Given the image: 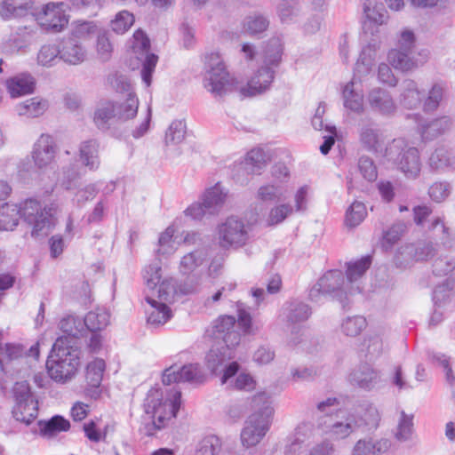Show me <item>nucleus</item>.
I'll use <instances>...</instances> for the list:
<instances>
[{"label": "nucleus", "mask_w": 455, "mask_h": 455, "mask_svg": "<svg viewBox=\"0 0 455 455\" xmlns=\"http://www.w3.org/2000/svg\"><path fill=\"white\" fill-rule=\"evenodd\" d=\"M413 433L412 416L401 411L397 419L395 436L399 441L409 440Z\"/></svg>", "instance_id": "obj_50"}, {"label": "nucleus", "mask_w": 455, "mask_h": 455, "mask_svg": "<svg viewBox=\"0 0 455 455\" xmlns=\"http://www.w3.org/2000/svg\"><path fill=\"white\" fill-rule=\"evenodd\" d=\"M363 12L367 21L375 25H382L387 18L385 6L376 0H365Z\"/></svg>", "instance_id": "obj_43"}, {"label": "nucleus", "mask_w": 455, "mask_h": 455, "mask_svg": "<svg viewBox=\"0 0 455 455\" xmlns=\"http://www.w3.org/2000/svg\"><path fill=\"white\" fill-rule=\"evenodd\" d=\"M142 277L147 287L148 293L154 291H169L177 290L175 282L172 277H162V267L160 260L145 266L142 271Z\"/></svg>", "instance_id": "obj_19"}, {"label": "nucleus", "mask_w": 455, "mask_h": 455, "mask_svg": "<svg viewBox=\"0 0 455 455\" xmlns=\"http://www.w3.org/2000/svg\"><path fill=\"white\" fill-rule=\"evenodd\" d=\"M411 52L393 49L387 54L389 63L395 69L409 71L417 67L416 62L411 57Z\"/></svg>", "instance_id": "obj_41"}, {"label": "nucleus", "mask_w": 455, "mask_h": 455, "mask_svg": "<svg viewBox=\"0 0 455 455\" xmlns=\"http://www.w3.org/2000/svg\"><path fill=\"white\" fill-rule=\"evenodd\" d=\"M36 30L32 27H19L0 44V51L5 56H13L25 52L31 44Z\"/></svg>", "instance_id": "obj_18"}, {"label": "nucleus", "mask_w": 455, "mask_h": 455, "mask_svg": "<svg viewBox=\"0 0 455 455\" xmlns=\"http://www.w3.org/2000/svg\"><path fill=\"white\" fill-rule=\"evenodd\" d=\"M371 266L369 257H363L356 261L349 262L347 269V283L350 285L349 295L361 291L360 279Z\"/></svg>", "instance_id": "obj_30"}, {"label": "nucleus", "mask_w": 455, "mask_h": 455, "mask_svg": "<svg viewBox=\"0 0 455 455\" xmlns=\"http://www.w3.org/2000/svg\"><path fill=\"white\" fill-rule=\"evenodd\" d=\"M235 317L231 315H222L214 323L215 343L206 355V363L212 371L234 356V349L240 343V333L235 331Z\"/></svg>", "instance_id": "obj_3"}, {"label": "nucleus", "mask_w": 455, "mask_h": 455, "mask_svg": "<svg viewBox=\"0 0 455 455\" xmlns=\"http://www.w3.org/2000/svg\"><path fill=\"white\" fill-rule=\"evenodd\" d=\"M69 427V421L64 417L57 415L42 425L41 432L44 436L52 437L58 433L68 431Z\"/></svg>", "instance_id": "obj_48"}, {"label": "nucleus", "mask_w": 455, "mask_h": 455, "mask_svg": "<svg viewBox=\"0 0 455 455\" xmlns=\"http://www.w3.org/2000/svg\"><path fill=\"white\" fill-rule=\"evenodd\" d=\"M294 212L292 204L286 202H279L273 205L265 217V223L268 227L283 223Z\"/></svg>", "instance_id": "obj_38"}, {"label": "nucleus", "mask_w": 455, "mask_h": 455, "mask_svg": "<svg viewBox=\"0 0 455 455\" xmlns=\"http://www.w3.org/2000/svg\"><path fill=\"white\" fill-rule=\"evenodd\" d=\"M287 190L285 185L277 184L276 182L267 183L257 189L256 197L262 202L278 200L283 196Z\"/></svg>", "instance_id": "obj_44"}, {"label": "nucleus", "mask_w": 455, "mask_h": 455, "mask_svg": "<svg viewBox=\"0 0 455 455\" xmlns=\"http://www.w3.org/2000/svg\"><path fill=\"white\" fill-rule=\"evenodd\" d=\"M266 164L267 157L262 149L253 148L250 150L237 167V172L235 174L236 181L241 184H246L248 180L243 178V173L259 175L262 172Z\"/></svg>", "instance_id": "obj_22"}, {"label": "nucleus", "mask_w": 455, "mask_h": 455, "mask_svg": "<svg viewBox=\"0 0 455 455\" xmlns=\"http://www.w3.org/2000/svg\"><path fill=\"white\" fill-rule=\"evenodd\" d=\"M312 436L313 427L310 424L299 425L288 438L284 455H309L308 446Z\"/></svg>", "instance_id": "obj_21"}, {"label": "nucleus", "mask_w": 455, "mask_h": 455, "mask_svg": "<svg viewBox=\"0 0 455 455\" xmlns=\"http://www.w3.org/2000/svg\"><path fill=\"white\" fill-rule=\"evenodd\" d=\"M207 252L204 250H195L185 254L180 260L179 271L182 275H192L201 272L205 267Z\"/></svg>", "instance_id": "obj_31"}, {"label": "nucleus", "mask_w": 455, "mask_h": 455, "mask_svg": "<svg viewBox=\"0 0 455 455\" xmlns=\"http://www.w3.org/2000/svg\"><path fill=\"white\" fill-rule=\"evenodd\" d=\"M402 87V98L403 104L409 108H412L419 105L421 100V93L416 82L411 79H406L403 82Z\"/></svg>", "instance_id": "obj_46"}, {"label": "nucleus", "mask_w": 455, "mask_h": 455, "mask_svg": "<svg viewBox=\"0 0 455 455\" xmlns=\"http://www.w3.org/2000/svg\"><path fill=\"white\" fill-rule=\"evenodd\" d=\"M203 85L214 97H222L238 90V81L229 73L219 52L205 54Z\"/></svg>", "instance_id": "obj_5"}, {"label": "nucleus", "mask_w": 455, "mask_h": 455, "mask_svg": "<svg viewBox=\"0 0 455 455\" xmlns=\"http://www.w3.org/2000/svg\"><path fill=\"white\" fill-rule=\"evenodd\" d=\"M135 21L134 15L129 11L118 12L110 21V28L116 34L123 35L127 32Z\"/></svg>", "instance_id": "obj_47"}, {"label": "nucleus", "mask_w": 455, "mask_h": 455, "mask_svg": "<svg viewBox=\"0 0 455 455\" xmlns=\"http://www.w3.org/2000/svg\"><path fill=\"white\" fill-rule=\"evenodd\" d=\"M311 188L308 185L299 187L293 195L294 212H304L307 209L308 197Z\"/></svg>", "instance_id": "obj_57"}, {"label": "nucleus", "mask_w": 455, "mask_h": 455, "mask_svg": "<svg viewBox=\"0 0 455 455\" xmlns=\"http://www.w3.org/2000/svg\"><path fill=\"white\" fill-rule=\"evenodd\" d=\"M267 26L268 20L261 15L250 16L244 23V28L250 34L261 33L267 29Z\"/></svg>", "instance_id": "obj_61"}, {"label": "nucleus", "mask_w": 455, "mask_h": 455, "mask_svg": "<svg viewBox=\"0 0 455 455\" xmlns=\"http://www.w3.org/2000/svg\"><path fill=\"white\" fill-rule=\"evenodd\" d=\"M70 9L74 11L91 12L96 13L102 9L106 0H68Z\"/></svg>", "instance_id": "obj_56"}, {"label": "nucleus", "mask_w": 455, "mask_h": 455, "mask_svg": "<svg viewBox=\"0 0 455 455\" xmlns=\"http://www.w3.org/2000/svg\"><path fill=\"white\" fill-rule=\"evenodd\" d=\"M350 285L339 270H331L324 274L311 289L309 296L314 300H318L321 294H334L341 303H345L349 294Z\"/></svg>", "instance_id": "obj_14"}, {"label": "nucleus", "mask_w": 455, "mask_h": 455, "mask_svg": "<svg viewBox=\"0 0 455 455\" xmlns=\"http://www.w3.org/2000/svg\"><path fill=\"white\" fill-rule=\"evenodd\" d=\"M80 364V349L71 345L67 338H58L46 361L50 378L58 383H67L76 377Z\"/></svg>", "instance_id": "obj_2"}, {"label": "nucleus", "mask_w": 455, "mask_h": 455, "mask_svg": "<svg viewBox=\"0 0 455 455\" xmlns=\"http://www.w3.org/2000/svg\"><path fill=\"white\" fill-rule=\"evenodd\" d=\"M182 381L191 384L203 383L206 376L198 364H188L181 367Z\"/></svg>", "instance_id": "obj_53"}, {"label": "nucleus", "mask_w": 455, "mask_h": 455, "mask_svg": "<svg viewBox=\"0 0 455 455\" xmlns=\"http://www.w3.org/2000/svg\"><path fill=\"white\" fill-rule=\"evenodd\" d=\"M99 144L95 140H88L81 143L79 147V159L84 166L91 171L100 167Z\"/></svg>", "instance_id": "obj_35"}, {"label": "nucleus", "mask_w": 455, "mask_h": 455, "mask_svg": "<svg viewBox=\"0 0 455 455\" xmlns=\"http://www.w3.org/2000/svg\"><path fill=\"white\" fill-rule=\"evenodd\" d=\"M12 414L20 422L29 425L38 413V403L27 381L16 382L12 389Z\"/></svg>", "instance_id": "obj_10"}, {"label": "nucleus", "mask_w": 455, "mask_h": 455, "mask_svg": "<svg viewBox=\"0 0 455 455\" xmlns=\"http://www.w3.org/2000/svg\"><path fill=\"white\" fill-rule=\"evenodd\" d=\"M55 156L53 140L49 135H41L35 143L33 149V159L35 164L43 169L50 165Z\"/></svg>", "instance_id": "obj_27"}, {"label": "nucleus", "mask_w": 455, "mask_h": 455, "mask_svg": "<svg viewBox=\"0 0 455 455\" xmlns=\"http://www.w3.org/2000/svg\"><path fill=\"white\" fill-rule=\"evenodd\" d=\"M197 286L191 284L180 290H170L169 291H154L147 293L146 301L148 307L146 309L148 323L153 326H159L166 323L173 315L171 305L174 302L178 293L190 294L196 291Z\"/></svg>", "instance_id": "obj_9"}, {"label": "nucleus", "mask_w": 455, "mask_h": 455, "mask_svg": "<svg viewBox=\"0 0 455 455\" xmlns=\"http://www.w3.org/2000/svg\"><path fill=\"white\" fill-rule=\"evenodd\" d=\"M269 395L262 391L253 396L255 405L263 403L264 406L258 411L251 414L245 421L241 432V443L243 447L251 448L263 439L269 429L271 419L274 414L273 408L268 404Z\"/></svg>", "instance_id": "obj_7"}, {"label": "nucleus", "mask_w": 455, "mask_h": 455, "mask_svg": "<svg viewBox=\"0 0 455 455\" xmlns=\"http://www.w3.org/2000/svg\"><path fill=\"white\" fill-rule=\"evenodd\" d=\"M58 58L60 60V44L43 45L37 55L38 63L44 67L52 66Z\"/></svg>", "instance_id": "obj_52"}, {"label": "nucleus", "mask_w": 455, "mask_h": 455, "mask_svg": "<svg viewBox=\"0 0 455 455\" xmlns=\"http://www.w3.org/2000/svg\"><path fill=\"white\" fill-rule=\"evenodd\" d=\"M237 363H231L225 370L221 377V383L233 387L235 389L246 392L253 391L256 388L257 382L253 376L248 372H238Z\"/></svg>", "instance_id": "obj_23"}, {"label": "nucleus", "mask_w": 455, "mask_h": 455, "mask_svg": "<svg viewBox=\"0 0 455 455\" xmlns=\"http://www.w3.org/2000/svg\"><path fill=\"white\" fill-rule=\"evenodd\" d=\"M444 93V86L441 84H435L432 86L428 92V96L424 103L425 111H435L437 109L443 100Z\"/></svg>", "instance_id": "obj_55"}, {"label": "nucleus", "mask_w": 455, "mask_h": 455, "mask_svg": "<svg viewBox=\"0 0 455 455\" xmlns=\"http://www.w3.org/2000/svg\"><path fill=\"white\" fill-rule=\"evenodd\" d=\"M59 206L56 203L41 206L36 199H28L20 206L14 204H4L0 206V230H13L20 216L31 227L33 237L48 235L57 224L56 214Z\"/></svg>", "instance_id": "obj_1"}, {"label": "nucleus", "mask_w": 455, "mask_h": 455, "mask_svg": "<svg viewBox=\"0 0 455 455\" xmlns=\"http://www.w3.org/2000/svg\"><path fill=\"white\" fill-rule=\"evenodd\" d=\"M221 448L222 442L218 435H207L198 442L196 455H218Z\"/></svg>", "instance_id": "obj_45"}, {"label": "nucleus", "mask_w": 455, "mask_h": 455, "mask_svg": "<svg viewBox=\"0 0 455 455\" xmlns=\"http://www.w3.org/2000/svg\"><path fill=\"white\" fill-rule=\"evenodd\" d=\"M215 238L220 247L228 249L243 246L249 235L243 220L236 216H230L218 224Z\"/></svg>", "instance_id": "obj_12"}, {"label": "nucleus", "mask_w": 455, "mask_h": 455, "mask_svg": "<svg viewBox=\"0 0 455 455\" xmlns=\"http://www.w3.org/2000/svg\"><path fill=\"white\" fill-rule=\"evenodd\" d=\"M446 128L447 122L444 118H435L422 126L421 135L424 140H431L444 132Z\"/></svg>", "instance_id": "obj_54"}, {"label": "nucleus", "mask_w": 455, "mask_h": 455, "mask_svg": "<svg viewBox=\"0 0 455 455\" xmlns=\"http://www.w3.org/2000/svg\"><path fill=\"white\" fill-rule=\"evenodd\" d=\"M180 391L175 387H157L148 390L143 407L156 429L164 427L176 417L180 406Z\"/></svg>", "instance_id": "obj_4"}, {"label": "nucleus", "mask_w": 455, "mask_h": 455, "mask_svg": "<svg viewBox=\"0 0 455 455\" xmlns=\"http://www.w3.org/2000/svg\"><path fill=\"white\" fill-rule=\"evenodd\" d=\"M34 0H3L0 4V17L4 20L20 19L33 12Z\"/></svg>", "instance_id": "obj_28"}, {"label": "nucleus", "mask_w": 455, "mask_h": 455, "mask_svg": "<svg viewBox=\"0 0 455 455\" xmlns=\"http://www.w3.org/2000/svg\"><path fill=\"white\" fill-rule=\"evenodd\" d=\"M113 50L109 37L106 32H99L97 35V51L103 60H108Z\"/></svg>", "instance_id": "obj_64"}, {"label": "nucleus", "mask_w": 455, "mask_h": 455, "mask_svg": "<svg viewBox=\"0 0 455 455\" xmlns=\"http://www.w3.org/2000/svg\"><path fill=\"white\" fill-rule=\"evenodd\" d=\"M351 378L362 388L370 389L377 382L379 374L372 369L364 367L362 371H355Z\"/></svg>", "instance_id": "obj_51"}, {"label": "nucleus", "mask_w": 455, "mask_h": 455, "mask_svg": "<svg viewBox=\"0 0 455 455\" xmlns=\"http://www.w3.org/2000/svg\"><path fill=\"white\" fill-rule=\"evenodd\" d=\"M360 424L355 420L353 415H348L344 421H336L329 425V434L335 440L349 436Z\"/></svg>", "instance_id": "obj_40"}, {"label": "nucleus", "mask_w": 455, "mask_h": 455, "mask_svg": "<svg viewBox=\"0 0 455 455\" xmlns=\"http://www.w3.org/2000/svg\"><path fill=\"white\" fill-rule=\"evenodd\" d=\"M367 320L362 315L348 316L341 323V331L349 337L359 335L366 327Z\"/></svg>", "instance_id": "obj_49"}, {"label": "nucleus", "mask_w": 455, "mask_h": 455, "mask_svg": "<svg viewBox=\"0 0 455 455\" xmlns=\"http://www.w3.org/2000/svg\"><path fill=\"white\" fill-rule=\"evenodd\" d=\"M367 102L371 110L379 112H391L395 106L390 92L380 87H374L369 91Z\"/></svg>", "instance_id": "obj_33"}, {"label": "nucleus", "mask_w": 455, "mask_h": 455, "mask_svg": "<svg viewBox=\"0 0 455 455\" xmlns=\"http://www.w3.org/2000/svg\"><path fill=\"white\" fill-rule=\"evenodd\" d=\"M367 216L366 205L360 201H354L346 210L344 223L353 228L359 226Z\"/></svg>", "instance_id": "obj_42"}, {"label": "nucleus", "mask_w": 455, "mask_h": 455, "mask_svg": "<svg viewBox=\"0 0 455 455\" xmlns=\"http://www.w3.org/2000/svg\"><path fill=\"white\" fill-rule=\"evenodd\" d=\"M380 47V44L376 40L370 42L365 47L363 48L359 59L357 60L354 73L365 76L371 71L374 65L377 52Z\"/></svg>", "instance_id": "obj_32"}, {"label": "nucleus", "mask_w": 455, "mask_h": 455, "mask_svg": "<svg viewBox=\"0 0 455 455\" xmlns=\"http://www.w3.org/2000/svg\"><path fill=\"white\" fill-rule=\"evenodd\" d=\"M187 124L182 119H175L164 134V154L171 162H177L184 151Z\"/></svg>", "instance_id": "obj_17"}, {"label": "nucleus", "mask_w": 455, "mask_h": 455, "mask_svg": "<svg viewBox=\"0 0 455 455\" xmlns=\"http://www.w3.org/2000/svg\"><path fill=\"white\" fill-rule=\"evenodd\" d=\"M5 86L12 98H19L34 93L36 81L31 74L21 73L7 79Z\"/></svg>", "instance_id": "obj_26"}, {"label": "nucleus", "mask_w": 455, "mask_h": 455, "mask_svg": "<svg viewBox=\"0 0 455 455\" xmlns=\"http://www.w3.org/2000/svg\"><path fill=\"white\" fill-rule=\"evenodd\" d=\"M131 60L129 66L132 69L142 67L140 76L147 87L150 86L152 75L158 62V56L150 52V41L146 33L137 29L130 39Z\"/></svg>", "instance_id": "obj_8"}, {"label": "nucleus", "mask_w": 455, "mask_h": 455, "mask_svg": "<svg viewBox=\"0 0 455 455\" xmlns=\"http://www.w3.org/2000/svg\"><path fill=\"white\" fill-rule=\"evenodd\" d=\"M85 329L91 332L104 330L110 323V314L105 308H96L87 313L84 318Z\"/></svg>", "instance_id": "obj_36"}, {"label": "nucleus", "mask_w": 455, "mask_h": 455, "mask_svg": "<svg viewBox=\"0 0 455 455\" xmlns=\"http://www.w3.org/2000/svg\"><path fill=\"white\" fill-rule=\"evenodd\" d=\"M40 355L39 343L33 344L28 350L20 343L6 342L0 346V367L4 372H12L16 366L36 362Z\"/></svg>", "instance_id": "obj_11"}, {"label": "nucleus", "mask_w": 455, "mask_h": 455, "mask_svg": "<svg viewBox=\"0 0 455 455\" xmlns=\"http://www.w3.org/2000/svg\"><path fill=\"white\" fill-rule=\"evenodd\" d=\"M99 34L98 27L92 21H84L76 26L72 36L76 39H86Z\"/></svg>", "instance_id": "obj_58"}, {"label": "nucleus", "mask_w": 455, "mask_h": 455, "mask_svg": "<svg viewBox=\"0 0 455 455\" xmlns=\"http://www.w3.org/2000/svg\"><path fill=\"white\" fill-rule=\"evenodd\" d=\"M378 80L379 83L389 87H395L398 79L395 76L391 68L386 63H380L378 67Z\"/></svg>", "instance_id": "obj_62"}, {"label": "nucleus", "mask_w": 455, "mask_h": 455, "mask_svg": "<svg viewBox=\"0 0 455 455\" xmlns=\"http://www.w3.org/2000/svg\"><path fill=\"white\" fill-rule=\"evenodd\" d=\"M450 164V154L445 146H439L429 157V164L435 169Z\"/></svg>", "instance_id": "obj_60"}, {"label": "nucleus", "mask_w": 455, "mask_h": 455, "mask_svg": "<svg viewBox=\"0 0 455 455\" xmlns=\"http://www.w3.org/2000/svg\"><path fill=\"white\" fill-rule=\"evenodd\" d=\"M226 197L227 191L220 183H217L213 187L206 189L201 199L205 206L208 207V210L212 211L213 213L224 204Z\"/></svg>", "instance_id": "obj_39"}, {"label": "nucleus", "mask_w": 455, "mask_h": 455, "mask_svg": "<svg viewBox=\"0 0 455 455\" xmlns=\"http://www.w3.org/2000/svg\"><path fill=\"white\" fill-rule=\"evenodd\" d=\"M70 9L68 2L48 3L40 12H34L38 24L46 30L60 32L68 24L69 16L66 12Z\"/></svg>", "instance_id": "obj_15"}, {"label": "nucleus", "mask_w": 455, "mask_h": 455, "mask_svg": "<svg viewBox=\"0 0 455 455\" xmlns=\"http://www.w3.org/2000/svg\"><path fill=\"white\" fill-rule=\"evenodd\" d=\"M363 76L354 73L351 80L341 86L343 105L345 108L352 112H360L363 108Z\"/></svg>", "instance_id": "obj_20"}, {"label": "nucleus", "mask_w": 455, "mask_h": 455, "mask_svg": "<svg viewBox=\"0 0 455 455\" xmlns=\"http://www.w3.org/2000/svg\"><path fill=\"white\" fill-rule=\"evenodd\" d=\"M138 107V99L129 92L127 99L121 105L108 100L101 102V108L95 114H137Z\"/></svg>", "instance_id": "obj_34"}, {"label": "nucleus", "mask_w": 455, "mask_h": 455, "mask_svg": "<svg viewBox=\"0 0 455 455\" xmlns=\"http://www.w3.org/2000/svg\"><path fill=\"white\" fill-rule=\"evenodd\" d=\"M107 370V363L103 358L92 357L84 367L85 381L84 396L98 400L101 396V383Z\"/></svg>", "instance_id": "obj_16"}, {"label": "nucleus", "mask_w": 455, "mask_h": 455, "mask_svg": "<svg viewBox=\"0 0 455 455\" xmlns=\"http://www.w3.org/2000/svg\"><path fill=\"white\" fill-rule=\"evenodd\" d=\"M60 330L69 337L79 338L85 333L84 318L76 315H67L59 323Z\"/></svg>", "instance_id": "obj_37"}, {"label": "nucleus", "mask_w": 455, "mask_h": 455, "mask_svg": "<svg viewBox=\"0 0 455 455\" xmlns=\"http://www.w3.org/2000/svg\"><path fill=\"white\" fill-rule=\"evenodd\" d=\"M60 60L70 65H79L86 60L87 52L82 44L74 37L60 42Z\"/></svg>", "instance_id": "obj_25"}, {"label": "nucleus", "mask_w": 455, "mask_h": 455, "mask_svg": "<svg viewBox=\"0 0 455 455\" xmlns=\"http://www.w3.org/2000/svg\"><path fill=\"white\" fill-rule=\"evenodd\" d=\"M283 44L279 37L272 38L265 51L264 65L259 68L246 85L238 87L243 96H255L269 89L274 77L275 70L281 61Z\"/></svg>", "instance_id": "obj_6"}, {"label": "nucleus", "mask_w": 455, "mask_h": 455, "mask_svg": "<svg viewBox=\"0 0 455 455\" xmlns=\"http://www.w3.org/2000/svg\"><path fill=\"white\" fill-rule=\"evenodd\" d=\"M105 336L100 331L92 332L86 342V349L91 354H99L105 349Z\"/></svg>", "instance_id": "obj_63"}, {"label": "nucleus", "mask_w": 455, "mask_h": 455, "mask_svg": "<svg viewBox=\"0 0 455 455\" xmlns=\"http://www.w3.org/2000/svg\"><path fill=\"white\" fill-rule=\"evenodd\" d=\"M237 318L238 325L244 334H253L258 331L252 324L250 313L240 304L237 305Z\"/></svg>", "instance_id": "obj_59"}, {"label": "nucleus", "mask_w": 455, "mask_h": 455, "mask_svg": "<svg viewBox=\"0 0 455 455\" xmlns=\"http://www.w3.org/2000/svg\"><path fill=\"white\" fill-rule=\"evenodd\" d=\"M182 243V231L173 223L162 232L158 238V256L168 257L175 253Z\"/></svg>", "instance_id": "obj_24"}, {"label": "nucleus", "mask_w": 455, "mask_h": 455, "mask_svg": "<svg viewBox=\"0 0 455 455\" xmlns=\"http://www.w3.org/2000/svg\"><path fill=\"white\" fill-rule=\"evenodd\" d=\"M390 447L391 442L386 438H363L354 444L350 455H380L387 452Z\"/></svg>", "instance_id": "obj_29"}, {"label": "nucleus", "mask_w": 455, "mask_h": 455, "mask_svg": "<svg viewBox=\"0 0 455 455\" xmlns=\"http://www.w3.org/2000/svg\"><path fill=\"white\" fill-rule=\"evenodd\" d=\"M403 142L394 140L386 149V157L388 161L398 164L401 172L408 179H415L420 172V161L419 151L415 148H410L402 153Z\"/></svg>", "instance_id": "obj_13"}]
</instances>
